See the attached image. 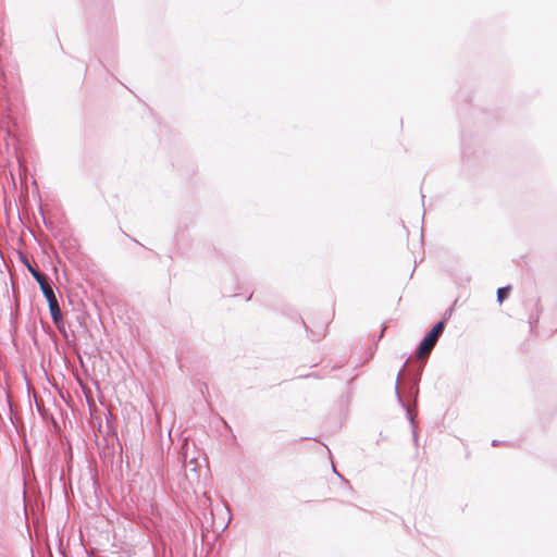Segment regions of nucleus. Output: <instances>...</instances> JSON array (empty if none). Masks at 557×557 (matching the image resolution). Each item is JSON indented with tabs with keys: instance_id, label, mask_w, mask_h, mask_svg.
<instances>
[{
	"instance_id": "nucleus-4",
	"label": "nucleus",
	"mask_w": 557,
	"mask_h": 557,
	"mask_svg": "<svg viewBox=\"0 0 557 557\" xmlns=\"http://www.w3.org/2000/svg\"><path fill=\"white\" fill-rule=\"evenodd\" d=\"M41 292L45 295L48 302L57 299L55 294L50 284L41 288Z\"/></svg>"
},
{
	"instance_id": "nucleus-5",
	"label": "nucleus",
	"mask_w": 557,
	"mask_h": 557,
	"mask_svg": "<svg viewBox=\"0 0 557 557\" xmlns=\"http://www.w3.org/2000/svg\"><path fill=\"white\" fill-rule=\"evenodd\" d=\"M509 289H510L509 286L498 288V290H497V299H498L499 302H503L507 298Z\"/></svg>"
},
{
	"instance_id": "nucleus-3",
	"label": "nucleus",
	"mask_w": 557,
	"mask_h": 557,
	"mask_svg": "<svg viewBox=\"0 0 557 557\" xmlns=\"http://www.w3.org/2000/svg\"><path fill=\"white\" fill-rule=\"evenodd\" d=\"M29 270H30L33 276L35 277V280L37 281V283L39 284L40 289L44 288L45 286L49 285V282L45 274L40 273L37 270H34L33 268H29Z\"/></svg>"
},
{
	"instance_id": "nucleus-1",
	"label": "nucleus",
	"mask_w": 557,
	"mask_h": 557,
	"mask_svg": "<svg viewBox=\"0 0 557 557\" xmlns=\"http://www.w3.org/2000/svg\"><path fill=\"white\" fill-rule=\"evenodd\" d=\"M444 331V322L441 321L436 323L433 329L425 335V337L422 339V342L419 345V348L417 350V358L418 360H425L432 349L434 348L440 335Z\"/></svg>"
},
{
	"instance_id": "nucleus-2",
	"label": "nucleus",
	"mask_w": 557,
	"mask_h": 557,
	"mask_svg": "<svg viewBox=\"0 0 557 557\" xmlns=\"http://www.w3.org/2000/svg\"><path fill=\"white\" fill-rule=\"evenodd\" d=\"M48 305H49V309H50V313H51L53 322L55 324L60 323L62 321V313H61V309L59 307L58 300L55 299V300L49 301Z\"/></svg>"
}]
</instances>
